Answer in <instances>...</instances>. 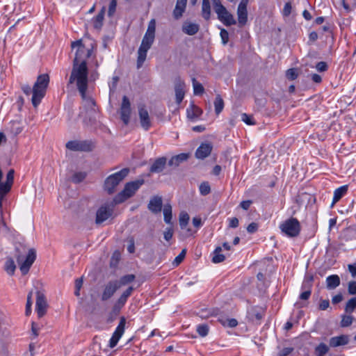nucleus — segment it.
<instances>
[{
  "instance_id": "1",
  "label": "nucleus",
  "mask_w": 356,
  "mask_h": 356,
  "mask_svg": "<svg viewBox=\"0 0 356 356\" xmlns=\"http://www.w3.org/2000/svg\"><path fill=\"white\" fill-rule=\"evenodd\" d=\"M14 256L19 265L22 273L26 275L36 259V252L33 248L29 249L27 252L26 247L19 243L15 246Z\"/></svg>"
},
{
  "instance_id": "2",
  "label": "nucleus",
  "mask_w": 356,
  "mask_h": 356,
  "mask_svg": "<svg viewBox=\"0 0 356 356\" xmlns=\"http://www.w3.org/2000/svg\"><path fill=\"white\" fill-rule=\"evenodd\" d=\"M88 74L87 62L86 58V48L79 47L76 51L73 60V67L69 79V83L72 84L75 81L77 75Z\"/></svg>"
},
{
  "instance_id": "3",
  "label": "nucleus",
  "mask_w": 356,
  "mask_h": 356,
  "mask_svg": "<svg viewBox=\"0 0 356 356\" xmlns=\"http://www.w3.org/2000/svg\"><path fill=\"white\" fill-rule=\"evenodd\" d=\"M117 319H119L118 325L108 342V347L111 348H113L117 346L119 340L124 333L127 319L124 316H119L118 313H109L108 315L105 317L107 324H111Z\"/></svg>"
},
{
  "instance_id": "4",
  "label": "nucleus",
  "mask_w": 356,
  "mask_h": 356,
  "mask_svg": "<svg viewBox=\"0 0 356 356\" xmlns=\"http://www.w3.org/2000/svg\"><path fill=\"white\" fill-rule=\"evenodd\" d=\"M49 83V76L47 74H42L38 76L33 87L32 104L36 108L44 97L46 90Z\"/></svg>"
},
{
  "instance_id": "5",
  "label": "nucleus",
  "mask_w": 356,
  "mask_h": 356,
  "mask_svg": "<svg viewBox=\"0 0 356 356\" xmlns=\"http://www.w3.org/2000/svg\"><path fill=\"white\" fill-rule=\"evenodd\" d=\"M144 183L143 179L127 182L124 189L114 197L115 203L119 204L131 197Z\"/></svg>"
},
{
  "instance_id": "6",
  "label": "nucleus",
  "mask_w": 356,
  "mask_h": 356,
  "mask_svg": "<svg viewBox=\"0 0 356 356\" xmlns=\"http://www.w3.org/2000/svg\"><path fill=\"white\" fill-rule=\"evenodd\" d=\"M129 169L123 168L108 176L104 181V188L109 195L115 193L117 186L128 175Z\"/></svg>"
},
{
  "instance_id": "7",
  "label": "nucleus",
  "mask_w": 356,
  "mask_h": 356,
  "mask_svg": "<svg viewBox=\"0 0 356 356\" xmlns=\"http://www.w3.org/2000/svg\"><path fill=\"white\" fill-rule=\"evenodd\" d=\"M282 233L290 238H295L299 236L301 231V225L297 218L291 217L284 221L280 225Z\"/></svg>"
},
{
  "instance_id": "8",
  "label": "nucleus",
  "mask_w": 356,
  "mask_h": 356,
  "mask_svg": "<svg viewBox=\"0 0 356 356\" xmlns=\"http://www.w3.org/2000/svg\"><path fill=\"white\" fill-rule=\"evenodd\" d=\"M117 204L115 203V200L113 199L109 203L102 205L97 211L95 223L100 225L108 219L113 215L114 208Z\"/></svg>"
},
{
  "instance_id": "9",
  "label": "nucleus",
  "mask_w": 356,
  "mask_h": 356,
  "mask_svg": "<svg viewBox=\"0 0 356 356\" xmlns=\"http://www.w3.org/2000/svg\"><path fill=\"white\" fill-rule=\"evenodd\" d=\"M83 108L86 111V116L83 122L86 124H94L96 121V116L99 111L96 102L94 99H88L87 104H83Z\"/></svg>"
},
{
  "instance_id": "10",
  "label": "nucleus",
  "mask_w": 356,
  "mask_h": 356,
  "mask_svg": "<svg viewBox=\"0 0 356 356\" xmlns=\"http://www.w3.org/2000/svg\"><path fill=\"white\" fill-rule=\"evenodd\" d=\"M15 170L10 169L6 175V180L4 182L1 181L0 185V208L2 207V202L6 195L11 191L14 182Z\"/></svg>"
},
{
  "instance_id": "11",
  "label": "nucleus",
  "mask_w": 356,
  "mask_h": 356,
  "mask_svg": "<svg viewBox=\"0 0 356 356\" xmlns=\"http://www.w3.org/2000/svg\"><path fill=\"white\" fill-rule=\"evenodd\" d=\"M75 81H76V85L78 90L81 94V98L84 101V104H87L88 99H93L91 97L86 95V90L88 89V74L77 75Z\"/></svg>"
},
{
  "instance_id": "12",
  "label": "nucleus",
  "mask_w": 356,
  "mask_h": 356,
  "mask_svg": "<svg viewBox=\"0 0 356 356\" xmlns=\"http://www.w3.org/2000/svg\"><path fill=\"white\" fill-rule=\"evenodd\" d=\"M131 103L127 96H123L120 106V118L124 124L127 125L130 120Z\"/></svg>"
},
{
  "instance_id": "13",
  "label": "nucleus",
  "mask_w": 356,
  "mask_h": 356,
  "mask_svg": "<svg viewBox=\"0 0 356 356\" xmlns=\"http://www.w3.org/2000/svg\"><path fill=\"white\" fill-rule=\"evenodd\" d=\"M115 280L108 282L104 288L103 292L101 295V300L106 301L110 299L115 291L119 289V286L117 285Z\"/></svg>"
},
{
  "instance_id": "14",
  "label": "nucleus",
  "mask_w": 356,
  "mask_h": 356,
  "mask_svg": "<svg viewBox=\"0 0 356 356\" xmlns=\"http://www.w3.org/2000/svg\"><path fill=\"white\" fill-rule=\"evenodd\" d=\"M185 83L181 79L180 77H178L175 79V92L176 97V103L177 104H180L182 100L184 98L185 95Z\"/></svg>"
},
{
  "instance_id": "15",
  "label": "nucleus",
  "mask_w": 356,
  "mask_h": 356,
  "mask_svg": "<svg viewBox=\"0 0 356 356\" xmlns=\"http://www.w3.org/2000/svg\"><path fill=\"white\" fill-rule=\"evenodd\" d=\"M163 207V199L161 196L154 195L151 197L147 205L148 209L153 213L156 214L161 211Z\"/></svg>"
},
{
  "instance_id": "16",
  "label": "nucleus",
  "mask_w": 356,
  "mask_h": 356,
  "mask_svg": "<svg viewBox=\"0 0 356 356\" xmlns=\"http://www.w3.org/2000/svg\"><path fill=\"white\" fill-rule=\"evenodd\" d=\"M139 118L141 127L145 130H148L152 125L149 113L144 106L139 107L138 110Z\"/></svg>"
},
{
  "instance_id": "17",
  "label": "nucleus",
  "mask_w": 356,
  "mask_h": 356,
  "mask_svg": "<svg viewBox=\"0 0 356 356\" xmlns=\"http://www.w3.org/2000/svg\"><path fill=\"white\" fill-rule=\"evenodd\" d=\"M213 146L211 143H202L195 152V156L199 159H204L211 152Z\"/></svg>"
},
{
  "instance_id": "18",
  "label": "nucleus",
  "mask_w": 356,
  "mask_h": 356,
  "mask_svg": "<svg viewBox=\"0 0 356 356\" xmlns=\"http://www.w3.org/2000/svg\"><path fill=\"white\" fill-rule=\"evenodd\" d=\"M167 159L164 156L156 159L149 168V172L159 173L162 172L166 165Z\"/></svg>"
},
{
  "instance_id": "19",
  "label": "nucleus",
  "mask_w": 356,
  "mask_h": 356,
  "mask_svg": "<svg viewBox=\"0 0 356 356\" xmlns=\"http://www.w3.org/2000/svg\"><path fill=\"white\" fill-rule=\"evenodd\" d=\"M181 30L185 34L194 35L199 31L200 26L196 23L186 21L182 24Z\"/></svg>"
},
{
  "instance_id": "20",
  "label": "nucleus",
  "mask_w": 356,
  "mask_h": 356,
  "mask_svg": "<svg viewBox=\"0 0 356 356\" xmlns=\"http://www.w3.org/2000/svg\"><path fill=\"white\" fill-rule=\"evenodd\" d=\"M349 342V337L348 335L341 334L337 337H331L329 340V345L332 348H336L341 346L348 344Z\"/></svg>"
},
{
  "instance_id": "21",
  "label": "nucleus",
  "mask_w": 356,
  "mask_h": 356,
  "mask_svg": "<svg viewBox=\"0 0 356 356\" xmlns=\"http://www.w3.org/2000/svg\"><path fill=\"white\" fill-rule=\"evenodd\" d=\"M150 49L149 46H145L143 42L138 50L137 68L140 69L147 57V51Z\"/></svg>"
},
{
  "instance_id": "22",
  "label": "nucleus",
  "mask_w": 356,
  "mask_h": 356,
  "mask_svg": "<svg viewBox=\"0 0 356 356\" xmlns=\"http://www.w3.org/2000/svg\"><path fill=\"white\" fill-rule=\"evenodd\" d=\"M187 0H177L175 8L173 10V17L179 19L183 15L186 7Z\"/></svg>"
},
{
  "instance_id": "23",
  "label": "nucleus",
  "mask_w": 356,
  "mask_h": 356,
  "mask_svg": "<svg viewBox=\"0 0 356 356\" xmlns=\"http://www.w3.org/2000/svg\"><path fill=\"white\" fill-rule=\"evenodd\" d=\"M36 296V312H44L48 307L44 295L40 291H37Z\"/></svg>"
},
{
  "instance_id": "24",
  "label": "nucleus",
  "mask_w": 356,
  "mask_h": 356,
  "mask_svg": "<svg viewBox=\"0 0 356 356\" xmlns=\"http://www.w3.org/2000/svg\"><path fill=\"white\" fill-rule=\"evenodd\" d=\"M218 18L227 26L236 24V21L234 19L233 15L229 13L227 9L220 15H218Z\"/></svg>"
},
{
  "instance_id": "25",
  "label": "nucleus",
  "mask_w": 356,
  "mask_h": 356,
  "mask_svg": "<svg viewBox=\"0 0 356 356\" xmlns=\"http://www.w3.org/2000/svg\"><path fill=\"white\" fill-rule=\"evenodd\" d=\"M189 158V154L181 153L178 155L172 156L168 161L170 166L177 167L180 163L186 161Z\"/></svg>"
},
{
  "instance_id": "26",
  "label": "nucleus",
  "mask_w": 356,
  "mask_h": 356,
  "mask_svg": "<svg viewBox=\"0 0 356 356\" xmlns=\"http://www.w3.org/2000/svg\"><path fill=\"white\" fill-rule=\"evenodd\" d=\"M78 143L80 152H91L95 147V143L91 140H78Z\"/></svg>"
},
{
  "instance_id": "27",
  "label": "nucleus",
  "mask_w": 356,
  "mask_h": 356,
  "mask_svg": "<svg viewBox=\"0 0 356 356\" xmlns=\"http://www.w3.org/2000/svg\"><path fill=\"white\" fill-rule=\"evenodd\" d=\"M238 26H244L248 22V10L246 8L238 6L237 9Z\"/></svg>"
},
{
  "instance_id": "28",
  "label": "nucleus",
  "mask_w": 356,
  "mask_h": 356,
  "mask_svg": "<svg viewBox=\"0 0 356 356\" xmlns=\"http://www.w3.org/2000/svg\"><path fill=\"white\" fill-rule=\"evenodd\" d=\"M187 117L190 120H194L199 118L202 113V110L196 105L192 104L186 110Z\"/></svg>"
},
{
  "instance_id": "29",
  "label": "nucleus",
  "mask_w": 356,
  "mask_h": 356,
  "mask_svg": "<svg viewBox=\"0 0 356 356\" xmlns=\"http://www.w3.org/2000/svg\"><path fill=\"white\" fill-rule=\"evenodd\" d=\"M340 284V278L337 275H330L326 278V287L332 290L336 289Z\"/></svg>"
},
{
  "instance_id": "30",
  "label": "nucleus",
  "mask_w": 356,
  "mask_h": 356,
  "mask_svg": "<svg viewBox=\"0 0 356 356\" xmlns=\"http://www.w3.org/2000/svg\"><path fill=\"white\" fill-rule=\"evenodd\" d=\"M348 186H342L337 188L334 192V197L331 204L332 207L347 192Z\"/></svg>"
},
{
  "instance_id": "31",
  "label": "nucleus",
  "mask_w": 356,
  "mask_h": 356,
  "mask_svg": "<svg viewBox=\"0 0 356 356\" xmlns=\"http://www.w3.org/2000/svg\"><path fill=\"white\" fill-rule=\"evenodd\" d=\"M106 8L103 7L99 12L97 15L94 18V28L96 29H100L103 25V21L104 18Z\"/></svg>"
},
{
  "instance_id": "32",
  "label": "nucleus",
  "mask_w": 356,
  "mask_h": 356,
  "mask_svg": "<svg viewBox=\"0 0 356 356\" xmlns=\"http://www.w3.org/2000/svg\"><path fill=\"white\" fill-rule=\"evenodd\" d=\"M15 269L16 266L15 264L13 259L10 257H7L4 265V270L8 275H13L15 273Z\"/></svg>"
},
{
  "instance_id": "33",
  "label": "nucleus",
  "mask_w": 356,
  "mask_h": 356,
  "mask_svg": "<svg viewBox=\"0 0 356 356\" xmlns=\"http://www.w3.org/2000/svg\"><path fill=\"white\" fill-rule=\"evenodd\" d=\"M202 15L206 20H208L210 18L211 6L209 0H202Z\"/></svg>"
},
{
  "instance_id": "34",
  "label": "nucleus",
  "mask_w": 356,
  "mask_h": 356,
  "mask_svg": "<svg viewBox=\"0 0 356 356\" xmlns=\"http://www.w3.org/2000/svg\"><path fill=\"white\" fill-rule=\"evenodd\" d=\"M135 278L136 277L134 275L129 274L122 276V277H120L119 280H115V283L118 284L117 285L119 286L120 289L122 286H124L132 282L135 280Z\"/></svg>"
},
{
  "instance_id": "35",
  "label": "nucleus",
  "mask_w": 356,
  "mask_h": 356,
  "mask_svg": "<svg viewBox=\"0 0 356 356\" xmlns=\"http://www.w3.org/2000/svg\"><path fill=\"white\" fill-rule=\"evenodd\" d=\"M330 348L324 343H320L314 349V354L316 356H324L329 352Z\"/></svg>"
},
{
  "instance_id": "36",
  "label": "nucleus",
  "mask_w": 356,
  "mask_h": 356,
  "mask_svg": "<svg viewBox=\"0 0 356 356\" xmlns=\"http://www.w3.org/2000/svg\"><path fill=\"white\" fill-rule=\"evenodd\" d=\"M163 211V216H164V221L167 224H170L171 220L172 218L171 205L170 204H165Z\"/></svg>"
},
{
  "instance_id": "37",
  "label": "nucleus",
  "mask_w": 356,
  "mask_h": 356,
  "mask_svg": "<svg viewBox=\"0 0 356 356\" xmlns=\"http://www.w3.org/2000/svg\"><path fill=\"white\" fill-rule=\"evenodd\" d=\"M215 112L219 115L224 108V101L220 95H217L214 101Z\"/></svg>"
},
{
  "instance_id": "38",
  "label": "nucleus",
  "mask_w": 356,
  "mask_h": 356,
  "mask_svg": "<svg viewBox=\"0 0 356 356\" xmlns=\"http://www.w3.org/2000/svg\"><path fill=\"white\" fill-rule=\"evenodd\" d=\"M192 82H193L194 94L195 95H202L204 91V87L202 86V85L200 83L197 82L195 78L192 79Z\"/></svg>"
},
{
  "instance_id": "39",
  "label": "nucleus",
  "mask_w": 356,
  "mask_h": 356,
  "mask_svg": "<svg viewBox=\"0 0 356 356\" xmlns=\"http://www.w3.org/2000/svg\"><path fill=\"white\" fill-rule=\"evenodd\" d=\"M209 326L207 324L203 323L200 324L197 326V332L198 334L202 337H206L209 333Z\"/></svg>"
},
{
  "instance_id": "40",
  "label": "nucleus",
  "mask_w": 356,
  "mask_h": 356,
  "mask_svg": "<svg viewBox=\"0 0 356 356\" xmlns=\"http://www.w3.org/2000/svg\"><path fill=\"white\" fill-rule=\"evenodd\" d=\"M189 215L187 213L182 212L179 216V225L181 229H185L189 221Z\"/></svg>"
},
{
  "instance_id": "41",
  "label": "nucleus",
  "mask_w": 356,
  "mask_h": 356,
  "mask_svg": "<svg viewBox=\"0 0 356 356\" xmlns=\"http://www.w3.org/2000/svg\"><path fill=\"white\" fill-rule=\"evenodd\" d=\"M86 175L85 172H75L72 177V181L75 184H79L85 179Z\"/></svg>"
},
{
  "instance_id": "42",
  "label": "nucleus",
  "mask_w": 356,
  "mask_h": 356,
  "mask_svg": "<svg viewBox=\"0 0 356 356\" xmlns=\"http://www.w3.org/2000/svg\"><path fill=\"white\" fill-rule=\"evenodd\" d=\"M213 3V8L218 15H220L222 12L226 10V8L221 3L220 0H212Z\"/></svg>"
},
{
  "instance_id": "43",
  "label": "nucleus",
  "mask_w": 356,
  "mask_h": 356,
  "mask_svg": "<svg viewBox=\"0 0 356 356\" xmlns=\"http://www.w3.org/2000/svg\"><path fill=\"white\" fill-rule=\"evenodd\" d=\"M286 76L289 80L293 81L298 76V69L290 68L286 72Z\"/></svg>"
},
{
  "instance_id": "44",
  "label": "nucleus",
  "mask_w": 356,
  "mask_h": 356,
  "mask_svg": "<svg viewBox=\"0 0 356 356\" xmlns=\"http://www.w3.org/2000/svg\"><path fill=\"white\" fill-rule=\"evenodd\" d=\"M211 192V187L207 181L202 182L200 186V193L202 195H207Z\"/></svg>"
},
{
  "instance_id": "45",
  "label": "nucleus",
  "mask_w": 356,
  "mask_h": 356,
  "mask_svg": "<svg viewBox=\"0 0 356 356\" xmlns=\"http://www.w3.org/2000/svg\"><path fill=\"white\" fill-rule=\"evenodd\" d=\"M22 127L17 122H13L10 126V132L15 136L22 131Z\"/></svg>"
},
{
  "instance_id": "46",
  "label": "nucleus",
  "mask_w": 356,
  "mask_h": 356,
  "mask_svg": "<svg viewBox=\"0 0 356 356\" xmlns=\"http://www.w3.org/2000/svg\"><path fill=\"white\" fill-rule=\"evenodd\" d=\"M126 302L127 300L124 297L120 296V297L118 299V300L115 302L113 306V312H120V310L122 308Z\"/></svg>"
},
{
  "instance_id": "47",
  "label": "nucleus",
  "mask_w": 356,
  "mask_h": 356,
  "mask_svg": "<svg viewBox=\"0 0 356 356\" xmlns=\"http://www.w3.org/2000/svg\"><path fill=\"white\" fill-rule=\"evenodd\" d=\"M221 324L229 327H234L238 325V322L235 318L231 319H219Z\"/></svg>"
},
{
  "instance_id": "48",
  "label": "nucleus",
  "mask_w": 356,
  "mask_h": 356,
  "mask_svg": "<svg viewBox=\"0 0 356 356\" xmlns=\"http://www.w3.org/2000/svg\"><path fill=\"white\" fill-rule=\"evenodd\" d=\"M356 309V297L350 298L346 303L345 312H353Z\"/></svg>"
},
{
  "instance_id": "49",
  "label": "nucleus",
  "mask_w": 356,
  "mask_h": 356,
  "mask_svg": "<svg viewBox=\"0 0 356 356\" xmlns=\"http://www.w3.org/2000/svg\"><path fill=\"white\" fill-rule=\"evenodd\" d=\"M154 37L155 36L154 35H149V33H145L143 38L142 42L144 44L145 46H149V47H151L152 44L154 42Z\"/></svg>"
},
{
  "instance_id": "50",
  "label": "nucleus",
  "mask_w": 356,
  "mask_h": 356,
  "mask_svg": "<svg viewBox=\"0 0 356 356\" xmlns=\"http://www.w3.org/2000/svg\"><path fill=\"white\" fill-rule=\"evenodd\" d=\"M353 323V317L351 316L343 315L341 321V327H348Z\"/></svg>"
},
{
  "instance_id": "51",
  "label": "nucleus",
  "mask_w": 356,
  "mask_h": 356,
  "mask_svg": "<svg viewBox=\"0 0 356 356\" xmlns=\"http://www.w3.org/2000/svg\"><path fill=\"white\" fill-rule=\"evenodd\" d=\"M186 254V250L183 249L178 256H177L173 261V264L175 266L179 265L184 260Z\"/></svg>"
},
{
  "instance_id": "52",
  "label": "nucleus",
  "mask_w": 356,
  "mask_h": 356,
  "mask_svg": "<svg viewBox=\"0 0 356 356\" xmlns=\"http://www.w3.org/2000/svg\"><path fill=\"white\" fill-rule=\"evenodd\" d=\"M314 277L312 275L308 276L305 278L302 284V289H306L307 288H312Z\"/></svg>"
},
{
  "instance_id": "53",
  "label": "nucleus",
  "mask_w": 356,
  "mask_h": 356,
  "mask_svg": "<svg viewBox=\"0 0 356 356\" xmlns=\"http://www.w3.org/2000/svg\"><path fill=\"white\" fill-rule=\"evenodd\" d=\"M78 144V140H70L66 143L65 147L72 151H79Z\"/></svg>"
},
{
  "instance_id": "54",
  "label": "nucleus",
  "mask_w": 356,
  "mask_h": 356,
  "mask_svg": "<svg viewBox=\"0 0 356 356\" xmlns=\"http://www.w3.org/2000/svg\"><path fill=\"white\" fill-rule=\"evenodd\" d=\"M117 6V1L116 0H111L109 4L108 10V17H112L116 10Z\"/></svg>"
},
{
  "instance_id": "55",
  "label": "nucleus",
  "mask_w": 356,
  "mask_h": 356,
  "mask_svg": "<svg viewBox=\"0 0 356 356\" xmlns=\"http://www.w3.org/2000/svg\"><path fill=\"white\" fill-rule=\"evenodd\" d=\"M315 67L318 72H323L327 70L328 66L327 63L321 61L316 63Z\"/></svg>"
},
{
  "instance_id": "56",
  "label": "nucleus",
  "mask_w": 356,
  "mask_h": 356,
  "mask_svg": "<svg viewBox=\"0 0 356 356\" xmlns=\"http://www.w3.org/2000/svg\"><path fill=\"white\" fill-rule=\"evenodd\" d=\"M220 35L222 44H226L229 41V33L225 29H221Z\"/></svg>"
},
{
  "instance_id": "57",
  "label": "nucleus",
  "mask_w": 356,
  "mask_h": 356,
  "mask_svg": "<svg viewBox=\"0 0 356 356\" xmlns=\"http://www.w3.org/2000/svg\"><path fill=\"white\" fill-rule=\"evenodd\" d=\"M303 292L300 293L299 298L300 300H306L309 299L311 296L312 290L311 288H307L306 289H302Z\"/></svg>"
},
{
  "instance_id": "58",
  "label": "nucleus",
  "mask_w": 356,
  "mask_h": 356,
  "mask_svg": "<svg viewBox=\"0 0 356 356\" xmlns=\"http://www.w3.org/2000/svg\"><path fill=\"white\" fill-rule=\"evenodd\" d=\"M294 348L293 347H286L280 350L278 353V356H289L293 351Z\"/></svg>"
},
{
  "instance_id": "59",
  "label": "nucleus",
  "mask_w": 356,
  "mask_h": 356,
  "mask_svg": "<svg viewBox=\"0 0 356 356\" xmlns=\"http://www.w3.org/2000/svg\"><path fill=\"white\" fill-rule=\"evenodd\" d=\"M330 301L329 300H322L321 299L319 301L318 309L319 310L324 311L329 307Z\"/></svg>"
},
{
  "instance_id": "60",
  "label": "nucleus",
  "mask_w": 356,
  "mask_h": 356,
  "mask_svg": "<svg viewBox=\"0 0 356 356\" xmlns=\"http://www.w3.org/2000/svg\"><path fill=\"white\" fill-rule=\"evenodd\" d=\"M348 291L350 295L356 294V281H350L348 283Z\"/></svg>"
},
{
  "instance_id": "61",
  "label": "nucleus",
  "mask_w": 356,
  "mask_h": 356,
  "mask_svg": "<svg viewBox=\"0 0 356 356\" xmlns=\"http://www.w3.org/2000/svg\"><path fill=\"white\" fill-rule=\"evenodd\" d=\"M241 118L242 120L247 124L252 125L255 124V122L252 120V116L246 113H243L241 115Z\"/></svg>"
},
{
  "instance_id": "62",
  "label": "nucleus",
  "mask_w": 356,
  "mask_h": 356,
  "mask_svg": "<svg viewBox=\"0 0 356 356\" xmlns=\"http://www.w3.org/2000/svg\"><path fill=\"white\" fill-rule=\"evenodd\" d=\"M259 228V225L257 222H251L248 225L247 227V232L250 234H254L255 233Z\"/></svg>"
},
{
  "instance_id": "63",
  "label": "nucleus",
  "mask_w": 356,
  "mask_h": 356,
  "mask_svg": "<svg viewBox=\"0 0 356 356\" xmlns=\"http://www.w3.org/2000/svg\"><path fill=\"white\" fill-rule=\"evenodd\" d=\"M173 233V229L172 227H168L163 233L165 240L169 241L172 238Z\"/></svg>"
},
{
  "instance_id": "64",
  "label": "nucleus",
  "mask_w": 356,
  "mask_h": 356,
  "mask_svg": "<svg viewBox=\"0 0 356 356\" xmlns=\"http://www.w3.org/2000/svg\"><path fill=\"white\" fill-rule=\"evenodd\" d=\"M291 10H292V6H291V3L290 2L286 3L284 5L283 11H282L283 15L285 17L289 16V15L291 13Z\"/></svg>"
}]
</instances>
